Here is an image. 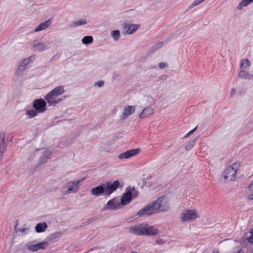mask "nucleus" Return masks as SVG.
I'll use <instances>...</instances> for the list:
<instances>
[{
	"instance_id": "nucleus-13",
	"label": "nucleus",
	"mask_w": 253,
	"mask_h": 253,
	"mask_svg": "<svg viewBox=\"0 0 253 253\" xmlns=\"http://www.w3.org/2000/svg\"><path fill=\"white\" fill-rule=\"evenodd\" d=\"M33 47L34 49L38 51H42L49 47V44L46 42H38V41L33 42Z\"/></svg>"
},
{
	"instance_id": "nucleus-4",
	"label": "nucleus",
	"mask_w": 253,
	"mask_h": 253,
	"mask_svg": "<svg viewBox=\"0 0 253 253\" xmlns=\"http://www.w3.org/2000/svg\"><path fill=\"white\" fill-rule=\"evenodd\" d=\"M82 181L83 179L69 182L67 186H64L62 188L61 192L63 195L75 193L77 191L79 184Z\"/></svg>"
},
{
	"instance_id": "nucleus-24",
	"label": "nucleus",
	"mask_w": 253,
	"mask_h": 253,
	"mask_svg": "<svg viewBox=\"0 0 253 253\" xmlns=\"http://www.w3.org/2000/svg\"><path fill=\"white\" fill-rule=\"evenodd\" d=\"M86 23L87 21L85 19H82L78 20L77 21H73L71 24V26L74 27H78L79 26L84 25L86 24Z\"/></svg>"
},
{
	"instance_id": "nucleus-21",
	"label": "nucleus",
	"mask_w": 253,
	"mask_h": 253,
	"mask_svg": "<svg viewBox=\"0 0 253 253\" xmlns=\"http://www.w3.org/2000/svg\"><path fill=\"white\" fill-rule=\"evenodd\" d=\"M6 147V144L4 143V133H0V153H3Z\"/></svg>"
},
{
	"instance_id": "nucleus-2",
	"label": "nucleus",
	"mask_w": 253,
	"mask_h": 253,
	"mask_svg": "<svg viewBox=\"0 0 253 253\" xmlns=\"http://www.w3.org/2000/svg\"><path fill=\"white\" fill-rule=\"evenodd\" d=\"M128 232L138 236H155L159 234V231L153 226L146 223H141L129 227Z\"/></svg>"
},
{
	"instance_id": "nucleus-32",
	"label": "nucleus",
	"mask_w": 253,
	"mask_h": 253,
	"mask_svg": "<svg viewBox=\"0 0 253 253\" xmlns=\"http://www.w3.org/2000/svg\"><path fill=\"white\" fill-rule=\"evenodd\" d=\"M250 66V62L248 59H244L241 64V68L246 69L247 67H249Z\"/></svg>"
},
{
	"instance_id": "nucleus-9",
	"label": "nucleus",
	"mask_w": 253,
	"mask_h": 253,
	"mask_svg": "<svg viewBox=\"0 0 253 253\" xmlns=\"http://www.w3.org/2000/svg\"><path fill=\"white\" fill-rule=\"evenodd\" d=\"M44 99L50 106H54L62 100V99L58 98V96L52 94L51 92H49L47 94H46Z\"/></svg>"
},
{
	"instance_id": "nucleus-14",
	"label": "nucleus",
	"mask_w": 253,
	"mask_h": 253,
	"mask_svg": "<svg viewBox=\"0 0 253 253\" xmlns=\"http://www.w3.org/2000/svg\"><path fill=\"white\" fill-rule=\"evenodd\" d=\"M116 199H112L107 203L106 205V207L105 208V210H118L120 208V204L119 202H116Z\"/></svg>"
},
{
	"instance_id": "nucleus-16",
	"label": "nucleus",
	"mask_w": 253,
	"mask_h": 253,
	"mask_svg": "<svg viewBox=\"0 0 253 253\" xmlns=\"http://www.w3.org/2000/svg\"><path fill=\"white\" fill-rule=\"evenodd\" d=\"M138 25L132 24H126L124 26L126 34H131L134 33L138 29Z\"/></svg>"
},
{
	"instance_id": "nucleus-49",
	"label": "nucleus",
	"mask_w": 253,
	"mask_h": 253,
	"mask_svg": "<svg viewBox=\"0 0 253 253\" xmlns=\"http://www.w3.org/2000/svg\"><path fill=\"white\" fill-rule=\"evenodd\" d=\"M252 253H253V250L252 251Z\"/></svg>"
},
{
	"instance_id": "nucleus-26",
	"label": "nucleus",
	"mask_w": 253,
	"mask_h": 253,
	"mask_svg": "<svg viewBox=\"0 0 253 253\" xmlns=\"http://www.w3.org/2000/svg\"><path fill=\"white\" fill-rule=\"evenodd\" d=\"M27 69V67H25L23 65L20 64L18 68L16 70L15 72V75L17 76L22 75Z\"/></svg>"
},
{
	"instance_id": "nucleus-22",
	"label": "nucleus",
	"mask_w": 253,
	"mask_h": 253,
	"mask_svg": "<svg viewBox=\"0 0 253 253\" xmlns=\"http://www.w3.org/2000/svg\"><path fill=\"white\" fill-rule=\"evenodd\" d=\"M50 92L52 93V94H54V95L58 96L64 92V90L62 86H58L55 87Z\"/></svg>"
},
{
	"instance_id": "nucleus-43",
	"label": "nucleus",
	"mask_w": 253,
	"mask_h": 253,
	"mask_svg": "<svg viewBox=\"0 0 253 253\" xmlns=\"http://www.w3.org/2000/svg\"><path fill=\"white\" fill-rule=\"evenodd\" d=\"M163 243V241L161 239H158L156 241V244H157L158 245H161V244H162Z\"/></svg>"
},
{
	"instance_id": "nucleus-37",
	"label": "nucleus",
	"mask_w": 253,
	"mask_h": 253,
	"mask_svg": "<svg viewBox=\"0 0 253 253\" xmlns=\"http://www.w3.org/2000/svg\"><path fill=\"white\" fill-rule=\"evenodd\" d=\"M61 236V233L60 232H55L50 235V238L51 239H54L55 238H58Z\"/></svg>"
},
{
	"instance_id": "nucleus-46",
	"label": "nucleus",
	"mask_w": 253,
	"mask_h": 253,
	"mask_svg": "<svg viewBox=\"0 0 253 253\" xmlns=\"http://www.w3.org/2000/svg\"><path fill=\"white\" fill-rule=\"evenodd\" d=\"M118 76V74L117 73H114L113 76V79H115Z\"/></svg>"
},
{
	"instance_id": "nucleus-15",
	"label": "nucleus",
	"mask_w": 253,
	"mask_h": 253,
	"mask_svg": "<svg viewBox=\"0 0 253 253\" xmlns=\"http://www.w3.org/2000/svg\"><path fill=\"white\" fill-rule=\"evenodd\" d=\"M132 198L131 191H127L123 194L121 199V204L123 205H126L130 203Z\"/></svg>"
},
{
	"instance_id": "nucleus-36",
	"label": "nucleus",
	"mask_w": 253,
	"mask_h": 253,
	"mask_svg": "<svg viewBox=\"0 0 253 253\" xmlns=\"http://www.w3.org/2000/svg\"><path fill=\"white\" fill-rule=\"evenodd\" d=\"M163 42H159L156 43L154 46L153 48H155V50L158 49L161 47L163 45Z\"/></svg>"
},
{
	"instance_id": "nucleus-27",
	"label": "nucleus",
	"mask_w": 253,
	"mask_h": 253,
	"mask_svg": "<svg viewBox=\"0 0 253 253\" xmlns=\"http://www.w3.org/2000/svg\"><path fill=\"white\" fill-rule=\"evenodd\" d=\"M93 38L90 36H86L82 39V42L85 44H88L93 42Z\"/></svg>"
},
{
	"instance_id": "nucleus-1",
	"label": "nucleus",
	"mask_w": 253,
	"mask_h": 253,
	"mask_svg": "<svg viewBox=\"0 0 253 253\" xmlns=\"http://www.w3.org/2000/svg\"><path fill=\"white\" fill-rule=\"evenodd\" d=\"M169 209L168 203L162 197L139 210L137 215L139 216H148L161 211H167Z\"/></svg>"
},
{
	"instance_id": "nucleus-17",
	"label": "nucleus",
	"mask_w": 253,
	"mask_h": 253,
	"mask_svg": "<svg viewBox=\"0 0 253 253\" xmlns=\"http://www.w3.org/2000/svg\"><path fill=\"white\" fill-rule=\"evenodd\" d=\"M52 23V20L50 19H49L44 22L41 23L39 25H38L36 28H35L34 31L35 32L41 31L43 30H45Z\"/></svg>"
},
{
	"instance_id": "nucleus-8",
	"label": "nucleus",
	"mask_w": 253,
	"mask_h": 253,
	"mask_svg": "<svg viewBox=\"0 0 253 253\" xmlns=\"http://www.w3.org/2000/svg\"><path fill=\"white\" fill-rule=\"evenodd\" d=\"M48 242H42L34 245H30V243H28L27 249L30 251L36 252L40 249H45L48 246Z\"/></svg>"
},
{
	"instance_id": "nucleus-29",
	"label": "nucleus",
	"mask_w": 253,
	"mask_h": 253,
	"mask_svg": "<svg viewBox=\"0 0 253 253\" xmlns=\"http://www.w3.org/2000/svg\"><path fill=\"white\" fill-rule=\"evenodd\" d=\"M38 112L35 109L28 110L26 111V114L29 119L33 118L37 116Z\"/></svg>"
},
{
	"instance_id": "nucleus-44",
	"label": "nucleus",
	"mask_w": 253,
	"mask_h": 253,
	"mask_svg": "<svg viewBox=\"0 0 253 253\" xmlns=\"http://www.w3.org/2000/svg\"><path fill=\"white\" fill-rule=\"evenodd\" d=\"M96 220V218L95 217H93V218H90V219H88L87 220V223H91L93 221H94V220Z\"/></svg>"
},
{
	"instance_id": "nucleus-33",
	"label": "nucleus",
	"mask_w": 253,
	"mask_h": 253,
	"mask_svg": "<svg viewBox=\"0 0 253 253\" xmlns=\"http://www.w3.org/2000/svg\"><path fill=\"white\" fill-rule=\"evenodd\" d=\"M205 0H195L193 3L190 6V8H192L193 7L200 4Z\"/></svg>"
},
{
	"instance_id": "nucleus-35",
	"label": "nucleus",
	"mask_w": 253,
	"mask_h": 253,
	"mask_svg": "<svg viewBox=\"0 0 253 253\" xmlns=\"http://www.w3.org/2000/svg\"><path fill=\"white\" fill-rule=\"evenodd\" d=\"M250 236L248 237V241L250 243L253 244V229H251L250 231Z\"/></svg>"
},
{
	"instance_id": "nucleus-5",
	"label": "nucleus",
	"mask_w": 253,
	"mask_h": 253,
	"mask_svg": "<svg viewBox=\"0 0 253 253\" xmlns=\"http://www.w3.org/2000/svg\"><path fill=\"white\" fill-rule=\"evenodd\" d=\"M199 214L197 211L187 210L181 214L180 219L182 222H185L194 220L199 217Z\"/></svg>"
},
{
	"instance_id": "nucleus-20",
	"label": "nucleus",
	"mask_w": 253,
	"mask_h": 253,
	"mask_svg": "<svg viewBox=\"0 0 253 253\" xmlns=\"http://www.w3.org/2000/svg\"><path fill=\"white\" fill-rule=\"evenodd\" d=\"M47 228V225L45 222H40L35 227L36 231L38 233L44 232Z\"/></svg>"
},
{
	"instance_id": "nucleus-45",
	"label": "nucleus",
	"mask_w": 253,
	"mask_h": 253,
	"mask_svg": "<svg viewBox=\"0 0 253 253\" xmlns=\"http://www.w3.org/2000/svg\"><path fill=\"white\" fill-rule=\"evenodd\" d=\"M248 199L249 200H253V193L251 194H249L248 195Z\"/></svg>"
},
{
	"instance_id": "nucleus-38",
	"label": "nucleus",
	"mask_w": 253,
	"mask_h": 253,
	"mask_svg": "<svg viewBox=\"0 0 253 253\" xmlns=\"http://www.w3.org/2000/svg\"><path fill=\"white\" fill-rule=\"evenodd\" d=\"M197 126H196L195 127H194L193 129H192L191 130H190L184 137V138H186L189 135H191V134H192L195 131H196V130L197 129Z\"/></svg>"
},
{
	"instance_id": "nucleus-39",
	"label": "nucleus",
	"mask_w": 253,
	"mask_h": 253,
	"mask_svg": "<svg viewBox=\"0 0 253 253\" xmlns=\"http://www.w3.org/2000/svg\"><path fill=\"white\" fill-rule=\"evenodd\" d=\"M104 84L103 81H98L95 83V85L99 87H102Z\"/></svg>"
},
{
	"instance_id": "nucleus-42",
	"label": "nucleus",
	"mask_w": 253,
	"mask_h": 253,
	"mask_svg": "<svg viewBox=\"0 0 253 253\" xmlns=\"http://www.w3.org/2000/svg\"><path fill=\"white\" fill-rule=\"evenodd\" d=\"M236 92V89L235 88H233L231 89L230 93V97H233V96L234 95V94Z\"/></svg>"
},
{
	"instance_id": "nucleus-12",
	"label": "nucleus",
	"mask_w": 253,
	"mask_h": 253,
	"mask_svg": "<svg viewBox=\"0 0 253 253\" xmlns=\"http://www.w3.org/2000/svg\"><path fill=\"white\" fill-rule=\"evenodd\" d=\"M135 110V108L133 106H126L123 109V112L121 117V119L124 120L127 118L128 116L132 114Z\"/></svg>"
},
{
	"instance_id": "nucleus-48",
	"label": "nucleus",
	"mask_w": 253,
	"mask_h": 253,
	"mask_svg": "<svg viewBox=\"0 0 253 253\" xmlns=\"http://www.w3.org/2000/svg\"><path fill=\"white\" fill-rule=\"evenodd\" d=\"M251 2H253V0H251Z\"/></svg>"
},
{
	"instance_id": "nucleus-10",
	"label": "nucleus",
	"mask_w": 253,
	"mask_h": 253,
	"mask_svg": "<svg viewBox=\"0 0 253 253\" xmlns=\"http://www.w3.org/2000/svg\"><path fill=\"white\" fill-rule=\"evenodd\" d=\"M139 151L140 149L138 148L131 149L120 154L119 156V158L120 159H128L131 157L136 155L139 153Z\"/></svg>"
},
{
	"instance_id": "nucleus-41",
	"label": "nucleus",
	"mask_w": 253,
	"mask_h": 253,
	"mask_svg": "<svg viewBox=\"0 0 253 253\" xmlns=\"http://www.w3.org/2000/svg\"><path fill=\"white\" fill-rule=\"evenodd\" d=\"M27 229L25 228H17L16 227V226H15V230H16V232H24L26 231V230H27Z\"/></svg>"
},
{
	"instance_id": "nucleus-6",
	"label": "nucleus",
	"mask_w": 253,
	"mask_h": 253,
	"mask_svg": "<svg viewBox=\"0 0 253 253\" xmlns=\"http://www.w3.org/2000/svg\"><path fill=\"white\" fill-rule=\"evenodd\" d=\"M120 184V183L119 180H116L113 183L107 182L105 187V196H110L112 193L117 189Z\"/></svg>"
},
{
	"instance_id": "nucleus-31",
	"label": "nucleus",
	"mask_w": 253,
	"mask_h": 253,
	"mask_svg": "<svg viewBox=\"0 0 253 253\" xmlns=\"http://www.w3.org/2000/svg\"><path fill=\"white\" fill-rule=\"evenodd\" d=\"M197 139V138L191 140L185 146V148L186 150H189L195 145V141Z\"/></svg>"
},
{
	"instance_id": "nucleus-25",
	"label": "nucleus",
	"mask_w": 253,
	"mask_h": 253,
	"mask_svg": "<svg viewBox=\"0 0 253 253\" xmlns=\"http://www.w3.org/2000/svg\"><path fill=\"white\" fill-rule=\"evenodd\" d=\"M34 59V56H30L29 58L23 59L21 62L20 64L23 65V66L27 67L29 64Z\"/></svg>"
},
{
	"instance_id": "nucleus-18",
	"label": "nucleus",
	"mask_w": 253,
	"mask_h": 253,
	"mask_svg": "<svg viewBox=\"0 0 253 253\" xmlns=\"http://www.w3.org/2000/svg\"><path fill=\"white\" fill-rule=\"evenodd\" d=\"M153 113V109L150 107H148L143 110L142 112L139 114V117L140 118L147 117L152 115Z\"/></svg>"
},
{
	"instance_id": "nucleus-3",
	"label": "nucleus",
	"mask_w": 253,
	"mask_h": 253,
	"mask_svg": "<svg viewBox=\"0 0 253 253\" xmlns=\"http://www.w3.org/2000/svg\"><path fill=\"white\" fill-rule=\"evenodd\" d=\"M239 167V164L235 163L226 168L221 176L223 178V183H225L230 181L234 180Z\"/></svg>"
},
{
	"instance_id": "nucleus-19",
	"label": "nucleus",
	"mask_w": 253,
	"mask_h": 253,
	"mask_svg": "<svg viewBox=\"0 0 253 253\" xmlns=\"http://www.w3.org/2000/svg\"><path fill=\"white\" fill-rule=\"evenodd\" d=\"M238 77L239 78L243 79L253 80V75L250 74L248 72L244 70H241L239 72Z\"/></svg>"
},
{
	"instance_id": "nucleus-40",
	"label": "nucleus",
	"mask_w": 253,
	"mask_h": 253,
	"mask_svg": "<svg viewBox=\"0 0 253 253\" xmlns=\"http://www.w3.org/2000/svg\"><path fill=\"white\" fill-rule=\"evenodd\" d=\"M159 65L161 69H164L168 66L167 63L164 62L160 63Z\"/></svg>"
},
{
	"instance_id": "nucleus-11",
	"label": "nucleus",
	"mask_w": 253,
	"mask_h": 253,
	"mask_svg": "<svg viewBox=\"0 0 253 253\" xmlns=\"http://www.w3.org/2000/svg\"><path fill=\"white\" fill-rule=\"evenodd\" d=\"M90 194L95 197H99L102 195L105 196L104 185H100L91 189Z\"/></svg>"
},
{
	"instance_id": "nucleus-28",
	"label": "nucleus",
	"mask_w": 253,
	"mask_h": 253,
	"mask_svg": "<svg viewBox=\"0 0 253 253\" xmlns=\"http://www.w3.org/2000/svg\"><path fill=\"white\" fill-rule=\"evenodd\" d=\"M251 2V0H243L241 1L237 6V9L241 10L243 7L247 6Z\"/></svg>"
},
{
	"instance_id": "nucleus-47",
	"label": "nucleus",
	"mask_w": 253,
	"mask_h": 253,
	"mask_svg": "<svg viewBox=\"0 0 253 253\" xmlns=\"http://www.w3.org/2000/svg\"><path fill=\"white\" fill-rule=\"evenodd\" d=\"M251 186H252V184H251L250 185V186H249V188H250V187H251Z\"/></svg>"
},
{
	"instance_id": "nucleus-30",
	"label": "nucleus",
	"mask_w": 253,
	"mask_h": 253,
	"mask_svg": "<svg viewBox=\"0 0 253 253\" xmlns=\"http://www.w3.org/2000/svg\"><path fill=\"white\" fill-rule=\"evenodd\" d=\"M111 35L115 41H118L120 38V32L118 30L112 31Z\"/></svg>"
},
{
	"instance_id": "nucleus-34",
	"label": "nucleus",
	"mask_w": 253,
	"mask_h": 253,
	"mask_svg": "<svg viewBox=\"0 0 253 253\" xmlns=\"http://www.w3.org/2000/svg\"><path fill=\"white\" fill-rule=\"evenodd\" d=\"M129 191H131L132 193L133 198H135L138 195V192L135 190L134 187L130 188Z\"/></svg>"
},
{
	"instance_id": "nucleus-7",
	"label": "nucleus",
	"mask_w": 253,
	"mask_h": 253,
	"mask_svg": "<svg viewBox=\"0 0 253 253\" xmlns=\"http://www.w3.org/2000/svg\"><path fill=\"white\" fill-rule=\"evenodd\" d=\"M46 102L42 99H36L33 102V107L39 113L44 112L46 110Z\"/></svg>"
},
{
	"instance_id": "nucleus-23",
	"label": "nucleus",
	"mask_w": 253,
	"mask_h": 253,
	"mask_svg": "<svg viewBox=\"0 0 253 253\" xmlns=\"http://www.w3.org/2000/svg\"><path fill=\"white\" fill-rule=\"evenodd\" d=\"M51 155V152L48 149H46L43 152L42 155L41 157V161L42 163L46 162V159H48Z\"/></svg>"
}]
</instances>
